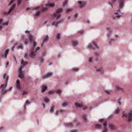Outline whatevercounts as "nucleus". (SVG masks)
I'll list each match as a JSON object with an SVG mask.
<instances>
[{"mask_svg": "<svg viewBox=\"0 0 132 132\" xmlns=\"http://www.w3.org/2000/svg\"><path fill=\"white\" fill-rule=\"evenodd\" d=\"M3 78L4 79L6 78V81L5 82V85L4 84H2L1 87L0 88L2 89V93L3 94L6 93V92L8 91L9 90H11L12 88V87H10L8 90H4L7 84V82L9 80V77L8 76L6 75V74L5 73L3 76Z\"/></svg>", "mask_w": 132, "mask_h": 132, "instance_id": "obj_1", "label": "nucleus"}, {"mask_svg": "<svg viewBox=\"0 0 132 132\" xmlns=\"http://www.w3.org/2000/svg\"><path fill=\"white\" fill-rule=\"evenodd\" d=\"M125 117L126 118H128V122L131 121H132V110H131L127 114L126 113H123L122 117Z\"/></svg>", "mask_w": 132, "mask_h": 132, "instance_id": "obj_2", "label": "nucleus"}, {"mask_svg": "<svg viewBox=\"0 0 132 132\" xmlns=\"http://www.w3.org/2000/svg\"><path fill=\"white\" fill-rule=\"evenodd\" d=\"M63 11V9L61 8L58 9L57 10L56 12L54 13V16L55 17H56V20H57L59 19L61 16L60 13Z\"/></svg>", "mask_w": 132, "mask_h": 132, "instance_id": "obj_3", "label": "nucleus"}, {"mask_svg": "<svg viewBox=\"0 0 132 132\" xmlns=\"http://www.w3.org/2000/svg\"><path fill=\"white\" fill-rule=\"evenodd\" d=\"M40 49V47H37L36 49V50L35 52H32L29 54V56L31 58H34L36 55V54L35 53V52H36L37 51L39 50Z\"/></svg>", "mask_w": 132, "mask_h": 132, "instance_id": "obj_4", "label": "nucleus"}, {"mask_svg": "<svg viewBox=\"0 0 132 132\" xmlns=\"http://www.w3.org/2000/svg\"><path fill=\"white\" fill-rule=\"evenodd\" d=\"M88 48H89L95 49L96 48H98V46L94 42L92 44H90L88 45Z\"/></svg>", "mask_w": 132, "mask_h": 132, "instance_id": "obj_5", "label": "nucleus"}, {"mask_svg": "<svg viewBox=\"0 0 132 132\" xmlns=\"http://www.w3.org/2000/svg\"><path fill=\"white\" fill-rule=\"evenodd\" d=\"M78 3L79 4V7L81 8L83 6H85L86 4V3L84 2H82L81 1H79L78 2Z\"/></svg>", "mask_w": 132, "mask_h": 132, "instance_id": "obj_6", "label": "nucleus"}, {"mask_svg": "<svg viewBox=\"0 0 132 132\" xmlns=\"http://www.w3.org/2000/svg\"><path fill=\"white\" fill-rule=\"evenodd\" d=\"M16 6V4H13L11 7L10 8L9 12L7 13H5L4 14H9L11 11L12 10L15 8Z\"/></svg>", "mask_w": 132, "mask_h": 132, "instance_id": "obj_7", "label": "nucleus"}, {"mask_svg": "<svg viewBox=\"0 0 132 132\" xmlns=\"http://www.w3.org/2000/svg\"><path fill=\"white\" fill-rule=\"evenodd\" d=\"M23 77V74L22 72V68L21 67L19 69V77L20 78H22Z\"/></svg>", "mask_w": 132, "mask_h": 132, "instance_id": "obj_8", "label": "nucleus"}, {"mask_svg": "<svg viewBox=\"0 0 132 132\" xmlns=\"http://www.w3.org/2000/svg\"><path fill=\"white\" fill-rule=\"evenodd\" d=\"M9 52V49H7L5 51V53L2 55V56L5 59L7 58V55Z\"/></svg>", "mask_w": 132, "mask_h": 132, "instance_id": "obj_9", "label": "nucleus"}, {"mask_svg": "<svg viewBox=\"0 0 132 132\" xmlns=\"http://www.w3.org/2000/svg\"><path fill=\"white\" fill-rule=\"evenodd\" d=\"M52 74L53 73L52 72H50L48 73L46 75L43 76V79H45L51 76Z\"/></svg>", "mask_w": 132, "mask_h": 132, "instance_id": "obj_10", "label": "nucleus"}, {"mask_svg": "<svg viewBox=\"0 0 132 132\" xmlns=\"http://www.w3.org/2000/svg\"><path fill=\"white\" fill-rule=\"evenodd\" d=\"M124 0H119V6L120 8H121L124 5Z\"/></svg>", "mask_w": 132, "mask_h": 132, "instance_id": "obj_11", "label": "nucleus"}, {"mask_svg": "<svg viewBox=\"0 0 132 132\" xmlns=\"http://www.w3.org/2000/svg\"><path fill=\"white\" fill-rule=\"evenodd\" d=\"M47 88V86L46 85H43L42 86V92L43 93L45 92Z\"/></svg>", "mask_w": 132, "mask_h": 132, "instance_id": "obj_12", "label": "nucleus"}, {"mask_svg": "<svg viewBox=\"0 0 132 132\" xmlns=\"http://www.w3.org/2000/svg\"><path fill=\"white\" fill-rule=\"evenodd\" d=\"M48 39V35H47L45 37V38L44 41L41 45V46H43V44L45 42L47 41Z\"/></svg>", "mask_w": 132, "mask_h": 132, "instance_id": "obj_13", "label": "nucleus"}, {"mask_svg": "<svg viewBox=\"0 0 132 132\" xmlns=\"http://www.w3.org/2000/svg\"><path fill=\"white\" fill-rule=\"evenodd\" d=\"M21 63L23 65V66H24L28 64V62L27 61H24L23 60H22Z\"/></svg>", "mask_w": 132, "mask_h": 132, "instance_id": "obj_14", "label": "nucleus"}, {"mask_svg": "<svg viewBox=\"0 0 132 132\" xmlns=\"http://www.w3.org/2000/svg\"><path fill=\"white\" fill-rule=\"evenodd\" d=\"M116 0H112L111 2L109 1V4L111 5L112 7H113V5L112 4V3H113L116 1Z\"/></svg>", "mask_w": 132, "mask_h": 132, "instance_id": "obj_15", "label": "nucleus"}, {"mask_svg": "<svg viewBox=\"0 0 132 132\" xmlns=\"http://www.w3.org/2000/svg\"><path fill=\"white\" fill-rule=\"evenodd\" d=\"M75 104L77 107H80L83 106V105L82 104H80L78 103H75Z\"/></svg>", "mask_w": 132, "mask_h": 132, "instance_id": "obj_16", "label": "nucleus"}, {"mask_svg": "<svg viewBox=\"0 0 132 132\" xmlns=\"http://www.w3.org/2000/svg\"><path fill=\"white\" fill-rule=\"evenodd\" d=\"M109 126L110 127V129L111 130H113L115 129V127L114 126L111 124H109Z\"/></svg>", "mask_w": 132, "mask_h": 132, "instance_id": "obj_17", "label": "nucleus"}, {"mask_svg": "<svg viewBox=\"0 0 132 132\" xmlns=\"http://www.w3.org/2000/svg\"><path fill=\"white\" fill-rule=\"evenodd\" d=\"M102 125L98 124H96L95 125V127L98 129H100L101 128Z\"/></svg>", "mask_w": 132, "mask_h": 132, "instance_id": "obj_18", "label": "nucleus"}, {"mask_svg": "<svg viewBox=\"0 0 132 132\" xmlns=\"http://www.w3.org/2000/svg\"><path fill=\"white\" fill-rule=\"evenodd\" d=\"M82 118L86 122L87 121V118H86V116L85 114H83L82 115Z\"/></svg>", "mask_w": 132, "mask_h": 132, "instance_id": "obj_19", "label": "nucleus"}, {"mask_svg": "<svg viewBox=\"0 0 132 132\" xmlns=\"http://www.w3.org/2000/svg\"><path fill=\"white\" fill-rule=\"evenodd\" d=\"M29 38L30 41L31 42H33L34 40L32 36L31 35H29Z\"/></svg>", "mask_w": 132, "mask_h": 132, "instance_id": "obj_20", "label": "nucleus"}, {"mask_svg": "<svg viewBox=\"0 0 132 132\" xmlns=\"http://www.w3.org/2000/svg\"><path fill=\"white\" fill-rule=\"evenodd\" d=\"M47 6H49L51 7H53L55 6V4L54 3H48L47 4Z\"/></svg>", "mask_w": 132, "mask_h": 132, "instance_id": "obj_21", "label": "nucleus"}, {"mask_svg": "<svg viewBox=\"0 0 132 132\" xmlns=\"http://www.w3.org/2000/svg\"><path fill=\"white\" fill-rule=\"evenodd\" d=\"M44 100L45 102L46 103H48L49 101L48 98L47 97H45L44 98Z\"/></svg>", "mask_w": 132, "mask_h": 132, "instance_id": "obj_22", "label": "nucleus"}, {"mask_svg": "<svg viewBox=\"0 0 132 132\" xmlns=\"http://www.w3.org/2000/svg\"><path fill=\"white\" fill-rule=\"evenodd\" d=\"M66 126L67 127H72V125L71 123H69L67 124Z\"/></svg>", "mask_w": 132, "mask_h": 132, "instance_id": "obj_23", "label": "nucleus"}, {"mask_svg": "<svg viewBox=\"0 0 132 132\" xmlns=\"http://www.w3.org/2000/svg\"><path fill=\"white\" fill-rule=\"evenodd\" d=\"M116 88H117V89L118 90H121V91H123V89L122 88L120 87H119L117 86L116 87Z\"/></svg>", "mask_w": 132, "mask_h": 132, "instance_id": "obj_24", "label": "nucleus"}, {"mask_svg": "<svg viewBox=\"0 0 132 132\" xmlns=\"http://www.w3.org/2000/svg\"><path fill=\"white\" fill-rule=\"evenodd\" d=\"M120 111L119 109V108H118L117 109L115 110V113L116 114H118L119 113Z\"/></svg>", "mask_w": 132, "mask_h": 132, "instance_id": "obj_25", "label": "nucleus"}, {"mask_svg": "<svg viewBox=\"0 0 132 132\" xmlns=\"http://www.w3.org/2000/svg\"><path fill=\"white\" fill-rule=\"evenodd\" d=\"M61 22V21L58 22L57 23H56V22H54V23H53L52 25H54L55 26L57 27V26L58 24H59Z\"/></svg>", "mask_w": 132, "mask_h": 132, "instance_id": "obj_26", "label": "nucleus"}, {"mask_svg": "<svg viewBox=\"0 0 132 132\" xmlns=\"http://www.w3.org/2000/svg\"><path fill=\"white\" fill-rule=\"evenodd\" d=\"M16 87L18 89H21V86L20 85V84H16Z\"/></svg>", "mask_w": 132, "mask_h": 132, "instance_id": "obj_27", "label": "nucleus"}, {"mask_svg": "<svg viewBox=\"0 0 132 132\" xmlns=\"http://www.w3.org/2000/svg\"><path fill=\"white\" fill-rule=\"evenodd\" d=\"M41 13V11H38L36 13V14L35 15V16H38L40 13Z\"/></svg>", "mask_w": 132, "mask_h": 132, "instance_id": "obj_28", "label": "nucleus"}, {"mask_svg": "<svg viewBox=\"0 0 132 132\" xmlns=\"http://www.w3.org/2000/svg\"><path fill=\"white\" fill-rule=\"evenodd\" d=\"M73 45L74 46L76 45L78 43V42L76 41H72Z\"/></svg>", "mask_w": 132, "mask_h": 132, "instance_id": "obj_29", "label": "nucleus"}, {"mask_svg": "<svg viewBox=\"0 0 132 132\" xmlns=\"http://www.w3.org/2000/svg\"><path fill=\"white\" fill-rule=\"evenodd\" d=\"M37 45L36 43L35 42H34L33 43V48L31 50V51H32L33 50L34 48H35V46H36Z\"/></svg>", "mask_w": 132, "mask_h": 132, "instance_id": "obj_30", "label": "nucleus"}, {"mask_svg": "<svg viewBox=\"0 0 132 132\" xmlns=\"http://www.w3.org/2000/svg\"><path fill=\"white\" fill-rule=\"evenodd\" d=\"M54 106H53L51 108L50 110V112L52 113L54 111Z\"/></svg>", "mask_w": 132, "mask_h": 132, "instance_id": "obj_31", "label": "nucleus"}, {"mask_svg": "<svg viewBox=\"0 0 132 132\" xmlns=\"http://www.w3.org/2000/svg\"><path fill=\"white\" fill-rule=\"evenodd\" d=\"M115 14L117 15L116 16L118 18H119L120 16H121V15H118V13L116 12Z\"/></svg>", "mask_w": 132, "mask_h": 132, "instance_id": "obj_32", "label": "nucleus"}, {"mask_svg": "<svg viewBox=\"0 0 132 132\" xmlns=\"http://www.w3.org/2000/svg\"><path fill=\"white\" fill-rule=\"evenodd\" d=\"M72 11V9H66V11H65L66 13H68L69 12L71 11Z\"/></svg>", "mask_w": 132, "mask_h": 132, "instance_id": "obj_33", "label": "nucleus"}, {"mask_svg": "<svg viewBox=\"0 0 132 132\" xmlns=\"http://www.w3.org/2000/svg\"><path fill=\"white\" fill-rule=\"evenodd\" d=\"M58 39H60V34L59 33L57 34V35L56 37Z\"/></svg>", "mask_w": 132, "mask_h": 132, "instance_id": "obj_34", "label": "nucleus"}, {"mask_svg": "<svg viewBox=\"0 0 132 132\" xmlns=\"http://www.w3.org/2000/svg\"><path fill=\"white\" fill-rule=\"evenodd\" d=\"M72 70L74 71H77L79 70V69L78 68H75L73 69Z\"/></svg>", "mask_w": 132, "mask_h": 132, "instance_id": "obj_35", "label": "nucleus"}, {"mask_svg": "<svg viewBox=\"0 0 132 132\" xmlns=\"http://www.w3.org/2000/svg\"><path fill=\"white\" fill-rule=\"evenodd\" d=\"M9 23V21H8L6 22L3 23L2 24V25H7Z\"/></svg>", "mask_w": 132, "mask_h": 132, "instance_id": "obj_36", "label": "nucleus"}, {"mask_svg": "<svg viewBox=\"0 0 132 132\" xmlns=\"http://www.w3.org/2000/svg\"><path fill=\"white\" fill-rule=\"evenodd\" d=\"M46 9H47L46 8H43L42 10V12H44Z\"/></svg>", "mask_w": 132, "mask_h": 132, "instance_id": "obj_37", "label": "nucleus"}, {"mask_svg": "<svg viewBox=\"0 0 132 132\" xmlns=\"http://www.w3.org/2000/svg\"><path fill=\"white\" fill-rule=\"evenodd\" d=\"M68 3V1H65L63 3V6H65Z\"/></svg>", "mask_w": 132, "mask_h": 132, "instance_id": "obj_38", "label": "nucleus"}, {"mask_svg": "<svg viewBox=\"0 0 132 132\" xmlns=\"http://www.w3.org/2000/svg\"><path fill=\"white\" fill-rule=\"evenodd\" d=\"M21 1V0H18V5L19 6L20 4Z\"/></svg>", "mask_w": 132, "mask_h": 132, "instance_id": "obj_39", "label": "nucleus"}, {"mask_svg": "<svg viewBox=\"0 0 132 132\" xmlns=\"http://www.w3.org/2000/svg\"><path fill=\"white\" fill-rule=\"evenodd\" d=\"M107 131V129L105 127H104V130H103L102 132H106Z\"/></svg>", "mask_w": 132, "mask_h": 132, "instance_id": "obj_40", "label": "nucleus"}, {"mask_svg": "<svg viewBox=\"0 0 132 132\" xmlns=\"http://www.w3.org/2000/svg\"><path fill=\"white\" fill-rule=\"evenodd\" d=\"M98 54L97 53H95V56H96V57L95 58V59L96 60H97V56H98Z\"/></svg>", "mask_w": 132, "mask_h": 132, "instance_id": "obj_41", "label": "nucleus"}, {"mask_svg": "<svg viewBox=\"0 0 132 132\" xmlns=\"http://www.w3.org/2000/svg\"><path fill=\"white\" fill-rule=\"evenodd\" d=\"M14 0H11V1L10 2L9 4V5H11V4L12 3L14 2Z\"/></svg>", "mask_w": 132, "mask_h": 132, "instance_id": "obj_42", "label": "nucleus"}, {"mask_svg": "<svg viewBox=\"0 0 132 132\" xmlns=\"http://www.w3.org/2000/svg\"><path fill=\"white\" fill-rule=\"evenodd\" d=\"M28 56V54L27 53H25L24 56L25 58H27V56Z\"/></svg>", "mask_w": 132, "mask_h": 132, "instance_id": "obj_43", "label": "nucleus"}, {"mask_svg": "<svg viewBox=\"0 0 132 132\" xmlns=\"http://www.w3.org/2000/svg\"><path fill=\"white\" fill-rule=\"evenodd\" d=\"M68 105L67 103L65 102L63 104H62V106H67Z\"/></svg>", "mask_w": 132, "mask_h": 132, "instance_id": "obj_44", "label": "nucleus"}, {"mask_svg": "<svg viewBox=\"0 0 132 132\" xmlns=\"http://www.w3.org/2000/svg\"><path fill=\"white\" fill-rule=\"evenodd\" d=\"M40 60V62H43L44 61V59L43 57H41Z\"/></svg>", "mask_w": 132, "mask_h": 132, "instance_id": "obj_45", "label": "nucleus"}, {"mask_svg": "<svg viewBox=\"0 0 132 132\" xmlns=\"http://www.w3.org/2000/svg\"><path fill=\"white\" fill-rule=\"evenodd\" d=\"M54 92V91L53 90L49 91V93L50 94H52Z\"/></svg>", "mask_w": 132, "mask_h": 132, "instance_id": "obj_46", "label": "nucleus"}, {"mask_svg": "<svg viewBox=\"0 0 132 132\" xmlns=\"http://www.w3.org/2000/svg\"><path fill=\"white\" fill-rule=\"evenodd\" d=\"M61 92V90L59 89L56 92L57 93L59 94Z\"/></svg>", "mask_w": 132, "mask_h": 132, "instance_id": "obj_47", "label": "nucleus"}, {"mask_svg": "<svg viewBox=\"0 0 132 132\" xmlns=\"http://www.w3.org/2000/svg\"><path fill=\"white\" fill-rule=\"evenodd\" d=\"M106 29L107 30H109V31L111 32H112L111 30L110 29V28H106Z\"/></svg>", "mask_w": 132, "mask_h": 132, "instance_id": "obj_48", "label": "nucleus"}, {"mask_svg": "<svg viewBox=\"0 0 132 132\" xmlns=\"http://www.w3.org/2000/svg\"><path fill=\"white\" fill-rule=\"evenodd\" d=\"M102 70V68H99V69H96V70L97 71H101Z\"/></svg>", "mask_w": 132, "mask_h": 132, "instance_id": "obj_49", "label": "nucleus"}, {"mask_svg": "<svg viewBox=\"0 0 132 132\" xmlns=\"http://www.w3.org/2000/svg\"><path fill=\"white\" fill-rule=\"evenodd\" d=\"M103 125L104 126V127H105L106 126V125H107V123L106 122H105L103 123Z\"/></svg>", "mask_w": 132, "mask_h": 132, "instance_id": "obj_50", "label": "nucleus"}, {"mask_svg": "<svg viewBox=\"0 0 132 132\" xmlns=\"http://www.w3.org/2000/svg\"><path fill=\"white\" fill-rule=\"evenodd\" d=\"M40 8V7L39 6H38L36 7H35L34 9V10H37L39 8Z\"/></svg>", "mask_w": 132, "mask_h": 132, "instance_id": "obj_51", "label": "nucleus"}, {"mask_svg": "<svg viewBox=\"0 0 132 132\" xmlns=\"http://www.w3.org/2000/svg\"><path fill=\"white\" fill-rule=\"evenodd\" d=\"M120 100L121 99H119L118 100V103L120 105L121 104V103L120 102Z\"/></svg>", "mask_w": 132, "mask_h": 132, "instance_id": "obj_52", "label": "nucleus"}, {"mask_svg": "<svg viewBox=\"0 0 132 132\" xmlns=\"http://www.w3.org/2000/svg\"><path fill=\"white\" fill-rule=\"evenodd\" d=\"M83 32L84 31L83 30H81L79 31V32L81 34H82Z\"/></svg>", "mask_w": 132, "mask_h": 132, "instance_id": "obj_53", "label": "nucleus"}, {"mask_svg": "<svg viewBox=\"0 0 132 132\" xmlns=\"http://www.w3.org/2000/svg\"><path fill=\"white\" fill-rule=\"evenodd\" d=\"M3 20L2 19H0V24H1L3 22Z\"/></svg>", "mask_w": 132, "mask_h": 132, "instance_id": "obj_54", "label": "nucleus"}, {"mask_svg": "<svg viewBox=\"0 0 132 132\" xmlns=\"http://www.w3.org/2000/svg\"><path fill=\"white\" fill-rule=\"evenodd\" d=\"M18 48H19L22 49L23 48V46L21 45L20 46L18 47Z\"/></svg>", "mask_w": 132, "mask_h": 132, "instance_id": "obj_55", "label": "nucleus"}, {"mask_svg": "<svg viewBox=\"0 0 132 132\" xmlns=\"http://www.w3.org/2000/svg\"><path fill=\"white\" fill-rule=\"evenodd\" d=\"M16 84H20V81L18 79L17 80Z\"/></svg>", "mask_w": 132, "mask_h": 132, "instance_id": "obj_56", "label": "nucleus"}, {"mask_svg": "<svg viewBox=\"0 0 132 132\" xmlns=\"http://www.w3.org/2000/svg\"><path fill=\"white\" fill-rule=\"evenodd\" d=\"M29 103V101L28 100H27L26 102V104H28Z\"/></svg>", "mask_w": 132, "mask_h": 132, "instance_id": "obj_57", "label": "nucleus"}, {"mask_svg": "<svg viewBox=\"0 0 132 132\" xmlns=\"http://www.w3.org/2000/svg\"><path fill=\"white\" fill-rule=\"evenodd\" d=\"M92 58L91 57H90L89 58V62H91L92 61Z\"/></svg>", "mask_w": 132, "mask_h": 132, "instance_id": "obj_58", "label": "nucleus"}, {"mask_svg": "<svg viewBox=\"0 0 132 132\" xmlns=\"http://www.w3.org/2000/svg\"><path fill=\"white\" fill-rule=\"evenodd\" d=\"M99 121L100 122H101L103 121V119H100Z\"/></svg>", "mask_w": 132, "mask_h": 132, "instance_id": "obj_59", "label": "nucleus"}, {"mask_svg": "<svg viewBox=\"0 0 132 132\" xmlns=\"http://www.w3.org/2000/svg\"><path fill=\"white\" fill-rule=\"evenodd\" d=\"M114 40V39H111V40L109 42V44L110 45H111V42L112 41H113Z\"/></svg>", "mask_w": 132, "mask_h": 132, "instance_id": "obj_60", "label": "nucleus"}, {"mask_svg": "<svg viewBox=\"0 0 132 132\" xmlns=\"http://www.w3.org/2000/svg\"><path fill=\"white\" fill-rule=\"evenodd\" d=\"M77 130H72L71 131V132H76Z\"/></svg>", "mask_w": 132, "mask_h": 132, "instance_id": "obj_61", "label": "nucleus"}, {"mask_svg": "<svg viewBox=\"0 0 132 132\" xmlns=\"http://www.w3.org/2000/svg\"><path fill=\"white\" fill-rule=\"evenodd\" d=\"M26 93H27L25 91H24L23 93V94L24 95L25 94H26Z\"/></svg>", "mask_w": 132, "mask_h": 132, "instance_id": "obj_62", "label": "nucleus"}, {"mask_svg": "<svg viewBox=\"0 0 132 132\" xmlns=\"http://www.w3.org/2000/svg\"><path fill=\"white\" fill-rule=\"evenodd\" d=\"M24 43L25 44H27L28 43L27 41V40H25Z\"/></svg>", "mask_w": 132, "mask_h": 132, "instance_id": "obj_63", "label": "nucleus"}, {"mask_svg": "<svg viewBox=\"0 0 132 132\" xmlns=\"http://www.w3.org/2000/svg\"><path fill=\"white\" fill-rule=\"evenodd\" d=\"M75 17H77L78 16V14L77 13H76L75 15Z\"/></svg>", "mask_w": 132, "mask_h": 132, "instance_id": "obj_64", "label": "nucleus"}]
</instances>
